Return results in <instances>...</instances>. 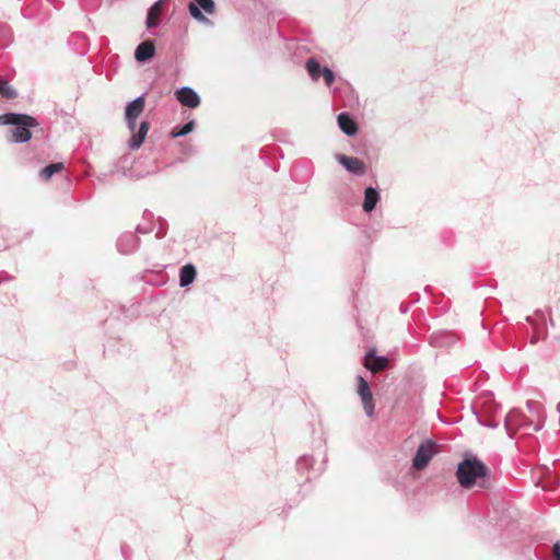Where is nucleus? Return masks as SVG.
<instances>
[{
	"label": "nucleus",
	"instance_id": "obj_1",
	"mask_svg": "<svg viewBox=\"0 0 560 560\" xmlns=\"http://www.w3.org/2000/svg\"><path fill=\"white\" fill-rule=\"evenodd\" d=\"M490 475V469L471 453H466L456 468L457 481L464 489H470L476 485L483 489L489 488Z\"/></svg>",
	"mask_w": 560,
	"mask_h": 560
},
{
	"label": "nucleus",
	"instance_id": "obj_2",
	"mask_svg": "<svg viewBox=\"0 0 560 560\" xmlns=\"http://www.w3.org/2000/svg\"><path fill=\"white\" fill-rule=\"evenodd\" d=\"M144 109V96H137L135 100L129 102L126 106L125 119L129 131L132 133L129 139V148L131 150H136L140 148L143 143L148 131L150 129V124L147 120L141 121L138 130L137 129V119L142 114Z\"/></svg>",
	"mask_w": 560,
	"mask_h": 560
},
{
	"label": "nucleus",
	"instance_id": "obj_3",
	"mask_svg": "<svg viewBox=\"0 0 560 560\" xmlns=\"http://www.w3.org/2000/svg\"><path fill=\"white\" fill-rule=\"evenodd\" d=\"M0 125L12 126L11 139L13 143H25L32 139L31 128L37 127L38 121L26 114L7 113L0 115Z\"/></svg>",
	"mask_w": 560,
	"mask_h": 560
},
{
	"label": "nucleus",
	"instance_id": "obj_4",
	"mask_svg": "<svg viewBox=\"0 0 560 560\" xmlns=\"http://www.w3.org/2000/svg\"><path fill=\"white\" fill-rule=\"evenodd\" d=\"M438 453V444L432 440L422 442L412 458V467L416 470L424 469L433 456Z\"/></svg>",
	"mask_w": 560,
	"mask_h": 560
},
{
	"label": "nucleus",
	"instance_id": "obj_5",
	"mask_svg": "<svg viewBox=\"0 0 560 560\" xmlns=\"http://www.w3.org/2000/svg\"><path fill=\"white\" fill-rule=\"evenodd\" d=\"M504 427L508 434L512 438L518 430L532 429L527 413L521 409H512L504 419Z\"/></svg>",
	"mask_w": 560,
	"mask_h": 560
},
{
	"label": "nucleus",
	"instance_id": "obj_6",
	"mask_svg": "<svg viewBox=\"0 0 560 560\" xmlns=\"http://www.w3.org/2000/svg\"><path fill=\"white\" fill-rule=\"evenodd\" d=\"M203 10L208 14H212L215 10V4L213 0H192L188 4V11L190 15L198 22L212 25V22L205 16L202 13Z\"/></svg>",
	"mask_w": 560,
	"mask_h": 560
},
{
	"label": "nucleus",
	"instance_id": "obj_7",
	"mask_svg": "<svg viewBox=\"0 0 560 560\" xmlns=\"http://www.w3.org/2000/svg\"><path fill=\"white\" fill-rule=\"evenodd\" d=\"M527 418L529 419V427L534 431L542 429L546 420L544 406L536 400H528L526 404Z\"/></svg>",
	"mask_w": 560,
	"mask_h": 560
},
{
	"label": "nucleus",
	"instance_id": "obj_8",
	"mask_svg": "<svg viewBox=\"0 0 560 560\" xmlns=\"http://www.w3.org/2000/svg\"><path fill=\"white\" fill-rule=\"evenodd\" d=\"M357 387L365 415L372 417L374 415L373 396L368 381L362 375L357 376Z\"/></svg>",
	"mask_w": 560,
	"mask_h": 560
},
{
	"label": "nucleus",
	"instance_id": "obj_9",
	"mask_svg": "<svg viewBox=\"0 0 560 560\" xmlns=\"http://www.w3.org/2000/svg\"><path fill=\"white\" fill-rule=\"evenodd\" d=\"M177 101L186 107L196 108L200 104V97L198 93L189 88L183 86L176 90L175 92Z\"/></svg>",
	"mask_w": 560,
	"mask_h": 560
},
{
	"label": "nucleus",
	"instance_id": "obj_10",
	"mask_svg": "<svg viewBox=\"0 0 560 560\" xmlns=\"http://www.w3.org/2000/svg\"><path fill=\"white\" fill-rule=\"evenodd\" d=\"M337 161L351 174L362 176L365 174V164L358 158L347 156L343 154L337 155Z\"/></svg>",
	"mask_w": 560,
	"mask_h": 560
},
{
	"label": "nucleus",
	"instance_id": "obj_11",
	"mask_svg": "<svg viewBox=\"0 0 560 560\" xmlns=\"http://www.w3.org/2000/svg\"><path fill=\"white\" fill-rule=\"evenodd\" d=\"M139 237L132 232L122 233L117 241V248L121 254H131L139 247Z\"/></svg>",
	"mask_w": 560,
	"mask_h": 560
},
{
	"label": "nucleus",
	"instance_id": "obj_12",
	"mask_svg": "<svg viewBox=\"0 0 560 560\" xmlns=\"http://www.w3.org/2000/svg\"><path fill=\"white\" fill-rule=\"evenodd\" d=\"M388 365V359L384 355H375V351L371 350L366 353L364 359V366L372 373L383 371Z\"/></svg>",
	"mask_w": 560,
	"mask_h": 560
},
{
	"label": "nucleus",
	"instance_id": "obj_13",
	"mask_svg": "<svg viewBox=\"0 0 560 560\" xmlns=\"http://www.w3.org/2000/svg\"><path fill=\"white\" fill-rule=\"evenodd\" d=\"M155 54L154 44L151 40H144L138 45L135 51V58L138 62L149 61Z\"/></svg>",
	"mask_w": 560,
	"mask_h": 560
},
{
	"label": "nucleus",
	"instance_id": "obj_14",
	"mask_svg": "<svg viewBox=\"0 0 560 560\" xmlns=\"http://www.w3.org/2000/svg\"><path fill=\"white\" fill-rule=\"evenodd\" d=\"M338 126L347 136H354L358 132V125L348 113H341L337 117Z\"/></svg>",
	"mask_w": 560,
	"mask_h": 560
},
{
	"label": "nucleus",
	"instance_id": "obj_15",
	"mask_svg": "<svg viewBox=\"0 0 560 560\" xmlns=\"http://www.w3.org/2000/svg\"><path fill=\"white\" fill-rule=\"evenodd\" d=\"M380 201V192L374 187H368L364 191L363 210L370 213L374 210L377 202Z\"/></svg>",
	"mask_w": 560,
	"mask_h": 560
},
{
	"label": "nucleus",
	"instance_id": "obj_16",
	"mask_svg": "<svg viewBox=\"0 0 560 560\" xmlns=\"http://www.w3.org/2000/svg\"><path fill=\"white\" fill-rule=\"evenodd\" d=\"M197 270L194 265L187 264L179 270V285L186 288L190 285L196 279Z\"/></svg>",
	"mask_w": 560,
	"mask_h": 560
},
{
	"label": "nucleus",
	"instance_id": "obj_17",
	"mask_svg": "<svg viewBox=\"0 0 560 560\" xmlns=\"http://www.w3.org/2000/svg\"><path fill=\"white\" fill-rule=\"evenodd\" d=\"M162 5V0L156 1L153 5L150 7L147 14V27L153 28L156 27L160 23V8Z\"/></svg>",
	"mask_w": 560,
	"mask_h": 560
},
{
	"label": "nucleus",
	"instance_id": "obj_18",
	"mask_svg": "<svg viewBox=\"0 0 560 560\" xmlns=\"http://www.w3.org/2000/svg\"><path fill=\"white\" fill-rule=\"evenodd\" d=\"M323 68L315 58H308L305 62V69L313 81H318L323 74Z\"/></svg>",
	"mask_w": 560,
	"mask_h": 560
},
{
	"label": "nucleus",
	"instance_id": "obj_19",
	"mask_svg": "<svg viewBox=\"0 0 560 560\" xmlns=\"http://www.w3.org/2000/svg\"><path fill=\"white\" fill-rule=\"evenodd\" d=\"M65 168L63 163H51L39 171V178L42 180H48L54 174L61 172Z\"/></svg>",
	"mask_w": 560,
	"mask_h": 560
},
{
	"label": "nucleus",
	"instance_id": "obj_20",
	"mask_svg": "<svg viewBox=\"0 0 560 560\" xmlns=\"http://www.w3.org/2000/svg\"><path fill=\"white\" fill-rule=\"evenodd\" d=\"M0 95L5 100H12L18 96V92L5 80L0 78Z\"/></svg>",
	"mask_w": 560,
	"mask_h": 560
},
{
	"label": "nucleus",
	"instance_id": "obj_21",
	"mask_svg": "<svg viewBox=\"0 0 560 560\" xmlns=\"http://www.w3.org/2000/svg\"><path fill=\"white\" fill-rule=\"evenodd\" d=\"M194 126H195V121L190 120V121L184 124L183 126L175 127L171 132V137L172 138L184 137L192 131Z\"/></svg>",
	"mask_w": 560,
	"mask_h": 560
},
{
	"label": "nucleus",
	"instance_id": "obj_22",
	"mask_svg": "<svg viewBox=\"0 0 560 560\" xmlns=\"http://www.w3.org/2000/svg\"><path fill=\"white\" fill-rule=\"evenodd\" d=\"M11 40V28L8 24L0 23V48L7 46Z\"/></svg>",
	"mask_w": 560,
	"mask_h": 560
},
{
	"label": "nucleus",
	"instance_id": "obj_23",
	"mask_svg": "<svg viewBox=\"0 0 560 560\" xmlns=\"http://www.w3.org/2000/svg\"><path fill=\"white\" fill-rule=\"evenodd\" d=\"M322 77L324 78V82H325V85L326 86H330L334 81H335V73L332 72V70H330L329 68L327 67H324L323 68V74Z\"/></svg>",
	"mask_w": 560,
	"mask_h": 560
},
{
	"label": "nucleus",
	"instance_id": "obj_24",
	"mask_svg": "<svg viewBox=\"0 0 560 560\" xmlns=\"http://www.w3.org/2000/svg\"><path fill=\"white\" fill-rule=\"evenodd\" d=\"M313 458L311 456H302L299 458L296 466L299 470L307 469L313 465Z\"/></svg>",
	"mask_w": 560,
	"mask_h": 560
},
{
	"label": "nucleus",
	"instance_id": "obj_25",
	"mask_svg": "<svg viewBox=\"0 0 560 560\" xmlns=\"http://www.w3.org/2000/svg\"><path fill=\"white\" fill-rule=\"evenodd\" d=\"M552 551H553V557H555V559H556V560H560V542H556V544L553 545V549H552Z\"/></svg>",
	"mask_w": 560,
	"mask_h": 560
},
{
	"label": "nucleus",
	"instance_id": "obj_26",
	"mask_svg": "<svg viewBox=\"0 0 560 560\" xmlns=\"http://www.w3.org/2000/svg\"><path fill=\"white\" fill-rule=\"evenodd\" d=\"M10 279V276L7 275L5 272H0V283L5 281V280H9Z\"/></svg>",
	"mask_w": 560,
	"mask_h": 560
},
{
	"label": "nucleus",
	"instance_id": "obj_27",
	"mask_svg": "<svg viewBox=\"0 0 560 560\" xmlns=\"http://www.w3.org/2000/svg\"><path fill=\"white\" fill-rule=\"evenodd\" d=\"M482 425L489 427V428H492V429L497 428V424L493 423V422L482 423Z\"/></svg>",
	"mask_w": 560,
	"mask_h": 560
},
{
	"label": "nucleus",
	"instance_id": "obj_28",
	"mask_svg": "<svg viewBox=\"0 0 560 560\" xmlns=\"http://www.w3.org/2000/svg\"><path fill=\"white\" fill-rule=\"evenodd\" d=\"M164 234H165V233H164V232H162V225H161V226H160V231H159V232H156V235H158L159 237H162V236H164Z\"/></svg>",
	"mask_w": 560,
	"mask_h": 560
},
{
	"label": "nucleus",
	"instance_id": "obj_29",
	"mask_svg": "<svg viewBox=\"0 0 560 560\" xmlns=\"http://www.w3.org/2000/svg\"><path fill=\"white\" fill-rule=\"evenodd\" d=\"M137 231H138L139 233H143V234H144V233H148V230H142L140 226H137Z\"/></svg>",
	"mask_w": 560,
	"mask_h": 560
},
{
	"label": "nucleus",
	"instance_id": "obj_30",
	"mask_svg": "<svg viewBox=\"0 0 560 560\" xmlns=\"http://www.w3.org/2000/svg\"><path fill=\"white\" fill-rule=\"evenodd\" d=\"M431 341H432V343H435L434 336H431Z\"/></svg>",
	"mask_w": 560,
	"mask_h": 560
}]
</instances>
